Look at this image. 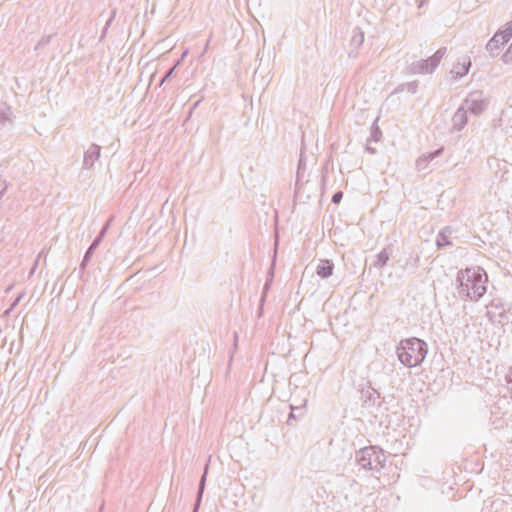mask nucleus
<instances>
[{
  "label": "nucleus",
  "instance_id": "2",
  "mask_svg": "<svg viewBox=\"0 0 512 512\" xmlns=\"http://www.w3.org/2000/svg\"><path fill=\"white\" fill-rule=\"evenodd\" d=\"M425 353V343L417 338L403 340L398 347L399 360L408 367H414L421 363Z\"/></svg>",
  "mask_w": 512,
  "mask_h": 512
},
{
  "label": "nucleus",
  "instance_id": "1",
  "mask_svg": "<svg viewBox=\"0 0 512 512\" xmlns=\"http://www.w3.org/2000/svg\"><path fill=\"white\" fill-rule=\"evenodd\" d=\"M486 281L487 276L480 268H468L460 275V286L463 292L473 300L484 295Z\"/></svg>",
  "mask_w": 512,
  "mask_h": 512
},
{
  "label": "nucleus",
  "instance_id": "5",
  "mask_svg": "<svg viewBox=\"0 0 512 512\" xmlns=\"http://www.w3.org/2000/svg\"><path fill=\"white\" fill-rule=\"evenodd\" d=\"M342 196H343L342 192H337V193H335V194L333 195V197H332V201H333L335 204H338V203H340V201H341V199H342Z\"/></svg>",
  "mask_w": 512,
  "mask_h": 512
},
{
  "label": "nucleus",
  "instance_id": "4",
  "mask_svg": "<svg viewBox=\"0 0 512 512\" xmlns=\"http://www.w3.org/2000/svg\"><path fill=\"white\" fill-rule=\"evenodd\" d=\"M332 271H333V265L329 261H325L321 265L318 266L317 273L321 277L325 278V277L332 275Z\"/></svg>",
  "mask_w": 512,
  "mask_h": 512
},
{
  "label": "nucleus",
  "instance_id": "3",
  "mask_svg": "<svg viewBox=\"0 0 512 512\" xmlns=\"http://www.w3.org/2000/svg\"><path fill=\"white\" fill-rule=\"evenodd\" d=\"M471 62L469 59L464 58L461 63L453 67L452 73L456 76H463L468 73Z\"/></svg>",
  "mask_w": 512,
  "mask_h": 512
}]
</instances>
